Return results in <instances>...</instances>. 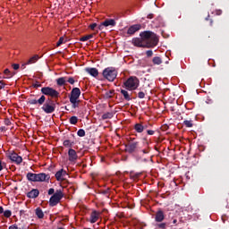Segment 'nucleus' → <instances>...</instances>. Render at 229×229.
Wrapping results in <instances>:
<instances>
[{
    "label": "nucleus",
    "instance_id": "f257e3e1",
    "mask_svg": "<svg viewBox=\"0 0 229 229\" xmlns=\"http://www.w3.org/2000/svg\"><path fill=\"white\" fill-rule=\"evenodd\" d=\"M29 105H39L41 106V110L45 112V114H53L55 110H56V104L55 100H52L51 98H47L46 99V96L42 95L38 100L37 99H30Z\"/></svg>",
    "mask_w": 229,
    "mask_h": 229
},
{
    "label": "nucleus",
    "instance_id": "f03ea898",
    "mask_svg": "<svg viewBox=\"0 0 229 229\" xmlns=\"http://www.w3.org/2000/svg\"><path fill=\"white\" fill-rule=\"evenodd\" d=\"M158 44V37L151 30L144 31V47H155Z\"/></svg>",
    "mask_w": 229,
    "mask_h": 229
},
{
    "label": "nucleus",
    "instance_id": "7ed1b4c3",
    "mask_svg": "<svg viewBox=\"0 0 229 229\" xmlns=\"http://www.w3.org/2000/svg\"><path fill=\"white\" fill-rule=\"evenodd\" d=\"M26 178L29 182H47L49 183V180H51V175L46 173L33 174L31 172L26 174Z\"/></svg>",
    "mask_w": 229,
    "mask_h": 229
},
{
    "label": "nucleus",
    "instance_id": "20e7f679",
    "mask_svg": "<svg viewBox=\"0 0 229 229\" xmlns=\"http://www.w3.org/2000/svg\"><path fill=\"white\" fill-rule=\"evenodd\" d=\"M102 74L107 81H114L117 78V70L114 67H107L104 69Z\"/></svg>",
    "mask_w": 229,
    "mask_h": 229
},
{
    "label": "nucleus",
    "instance_id": "39448f33",
    "mask_svg": "<svg viewBox=\"0 0 229 229\" xmlns=\"http://www.w3.org/2000/svg\"><path fill=\"white\" fill-rule=\"evenodd\" d=\"M41 93L43 96H48L50 99H58V98H60V92L51 87H43Z\"/></svg>",
    "mask_w": 229,
    "mask_h": 229
},
{
    "label": "nucleus",
    "instance_id": "423d86ee",
    "mask_svg": "<svg viewBox=\"0 0 229 229\" xmlns=\"http://www.w3.org/2000/svg\"><path fill=\"white\" fill-rule=\"evenodd\" d=\"M64 198V192L62 190H56V191L52 195V197L49 199V206L50 207H56L60 201H62V199Z\"/></svg>",
    "mask_w": 229,
    "mask_h": 229
},
{
    "label": "nucleus",
    "instance_id": "0eeeda50",
    "mask_svg": "<svg viewBox=\"0 0 229 229\" xmlns=\"http://www.w3.org/2000/svg\"><path fill=\"white\" fill-rule=\"evenodd\" d=\"M124 87L129 90H135L139 87V79L137 77H130L124 83Z\"/></svg>",
    "mask_w": 229,
    "mask_h": 229
},
{
    "label": "nucleus",
    "instance_id": "6e6552de",
    "mask_svg": "<svg viewBox=\"0 0 229 229\" xmlns=\"http://www.w3.org/2000/svg\"><path fill=\"white\" fill-rule=\"evenodd\" d=\"M9 160L13 162V164H16L17 165H21L22 164V157L19 156L18 153L12 152L8 155Z\"/></svg>",
    "mask_w": 229,
    "mask_h": 229
},
{
    "label": "nucleus",
    "instance_id": "1a4fd4ad",
    "mask_svg": "<svg viewBox=\"0 0 229 229\" xmlns=\"http://www.w3.org/2000/svg\"><path fill=\"white\" fill-rule=\"evenodd\" d=\"M140 37L132 38V44L136 47H144V31L140 33Z\"/></svg>",
    "mask_w": 229,
    "mask_h": 229
},
{
    "label": "nucleus",
    "instance_id": "9d476101",
    "mask_svg": "<svg viewBox=\"0 0 229 229\" xmlns=\"http://www.w3.org/2000/svg\"><path fill=\"white\" fill-rule=\"evenodd\" d=\"M81 96V90L80 88H73L70 93L69 99L70 101H76V99H80Z\"/></svg>",
    "mask_w": 229,
    "mask_h": 229
},
{
    "label": "nucleus",
    "instance_id": "9b49d317",
    "mask_svg": "<svg viewBox=\"0 0 229 229\" xmlns=\"http://www.w3.org/2000/svg\"><path fill=\"white\" fill-rule=\"evenodd\" d=\"M120 149L125 151V153H133L137 149V145L135 144H122L120 145Z\"/></svg>",
    "mask_w": 229,
    "mask_h": 229
},
{
    "label": "nucleus",
    "instance_id": "f8f14e48",
    "mask_svg": "<svg viewBox=\"0 0 229 229\" xmlns=\"http://www.w3.org/2000/svg\"><path fill=\"white\" fill-rule=\"evenodd\" d=\"M39 195H40V191H38V189H32L30 191L27 192L26 194L27 198H29L30 199H35L38 198Z\"/></svg>",
    "mask_w": 229,
    "mask_h": 229
},
{
    "label": "nucleus",
    "instance_id": "ddd939ff",
    "mask_svg": "<svg viewBox=\"0 0 229 229\" xmlns=\"http://www.w3.org/2000/svg\"><path fill=\"white\" fill-rule=\"evenodd\" d=\"M101 216L100 212H98L96 210H94L89 216V223H91L92 225H94V223H98V220L99 219Z\"/></svg>",
    "mask_w": 229,
    "mask_h": 229
},
{
    "label": "nucleus",
    "instance_id": "4468645a",
    "mask_svg": "<svg viewBox=\"0 0 229 229\" xmlns=\"http://www.w3.org/2000/svg\"><path fill=\"white\" fill-rule=\"evenodd\" d=\"M141 28H142V26L140 24L132 25L128 29L127 34L128 35H135V33H137V31H139V30H140Z\"/></svg>",
    "mask_w": 229,
    "mask_h": 229
},
{
    "label": "nucleus",
    "instance_id": "2eb2a0df",
    "mask_svg": "<svg viewBox=\"0 0 229 229\" xmlns=\"http://www.w3.org/2000/svg\"><path fill=\"white\" fill-rule=\"evenodd\" d=\"M68 156H69L70 162H76V160H78V154L76 153V150L72 148H70L68 150Z\"/></svg>",
    "mask_w": 229,
    "mask_h": 229
},
{
    "label": "nucleus",
    "instance_id": "dca6fc26",
    "mask_svg": "<svg viewBox=\"0 0 229 229\" xmlns=\"http://www.w3.org/2000/svg\"><path fill=\"white\" fill-rule=\"evenodd\" d=\"M85 72H88L90 76H93V78H98L99 76V72L98 71V68H85Z\"/></svg>",
    "mask_w": 229,
    "mask_h": 229
},
{
    "label": "nucleus",
    "instance_id": "f3484780",
    "mask_svg": "<svg viewBox=\"0 0 229 229\" xmlns=\"http://www.w3.org/2000/svg\"><path fill=\"white\" fill-rule=\"evenodd\" d=\"M64 176H67V171L61 169L55 173V179L57 182H62L64 179Z\"/></svg>",
    "mask_w": 229,
    "mask_h": 229
},
{
    "label": "nucleus",
    "instance_id": "a211bd4d",
    "mask_svg": "<svg viewBox=\"0 0 229 229\" xmlns=\"http://www.w3.org/2000/svg\"><path fill=\"white\" fill-rule=\"evenodd\" d=\"M16 74L15 72H11L10 69L6 68L4 71V76L2 77L4 80H10L11 78H13V76Z\"/></svg>",
    "mask_w": 229,
    "mask_h": 229
},
{
    "label": "nucleus",
    "instance_id": "6ab92c4d",
    "mask_svg": "<svg viewBox=\"0 0 229 229\" xmlns=\"http://www.w3.org/2000/svg\"><path fill=\"white\" fill-rule=\"evenodd\" d=\"M165 219V215H164V211L159 210L156 213L155 221L157 223H162Z\"/></svg>",
    "mask_w": 229,
    "mask_h": 229
},
{
    "label": "nucleus",
    "instance_id": "aec40b11",
    "mask_svg": "<svg viewBox=\"0 0 229 229\" xmlns=\"http://www.w3.org/2000/svg\"><path fill=\"white\" fill-rule=\"evenodd\" d=\"M1 214H3V216L6 217L7 219L12 217V210L6 209L4 211V208H3V206H0V215Z\"/></svg>",
    "mask_w": 229,
    "mask_h": 229
},
{
    "label": "nucleus",
    "instance_id": "412c9836",
    "mask_svg": "<svg viewBox=\"0 0 229 229\" xmlns=\"http://www.w3.org/2000/svg\"><path fill=\"white\" fill-rule=\"evenodd\" d=\"M40 57L38 56V55H35L32 57H30L27 62L26 64L27 65H31L32 64H37V62H38V59Z\"/></svg>",
    "mask_w": 229,
    "mask_h": 229
},
{
    "label": "nucleus",
    "instance_id": "4be33fe9",
    "mask_svg": "<svg viewBox=\"0 0 229 229\" xmlns=\"http://www.w3.org/2000/svg\"><path fill=\"white\" fill-rule=\"evenodd\" d=\"M116 22H115V20L114 19H107L104 21V26L106 28H108V26H115Z\"/></svg>",
    "mask_w": 229,
    "mask_h": 229
},
{
    "label": "nucleus",
    "instance_id": "5701e85b",
    "mask_svg": "<svg viewBox=\"0 0 229 229\" xmlns=\"http://www.w3.org/2000/svg\"><path fill=\"white\" fill-rule=\"evenodd\" d=\"M121 94L123 96L126 101H131V96L126 89H121Z\"/></svg>",
    "mask_w": 229,
    "mask_h": 229
},
{
    "label": "nucleus",
    "instance_id": "b1692460",
    "mask_svg": "<svg viewBox=\"0 0 229 229\" xmlns=\"http://www.w3.org/2000/svg\"><path fill=\"white\" fill-rule=\"evenodd\" d=\"M35 214H36L38 219H44V211H42V208H37L35 209Z\"/></svg>",
    "mask_w": 229,
    "mask_h": 229
},
{
    "label": "nucleus",
    "instance_id": "393cba45",
    "mask_svg": "<svg viewBox=\"0 0 229 229\" xmlns=\"http://www.w3.org/2000/svg\"><path fill=\"white\" fill-rule=\"evenodd\" d=\"M65 81H67V77H60L56 80V84L58 87H64V85H65Z\"/></svg>",
    "mask_w": 229,
    "mask_h": 229
},
{
    "label": "nucleus",
    "instance_id": "a878e982",
    "mask_svg": "<svg viewBox=\"0 0 229 229\" xmlns=\"http://www.w3.org/2000/svg\"><path fill=\"white\" fill-rule=\"evenodd\" d=\"M134 130L137 133H142V131H144V126L141 123H136Z\"/></svg>",
    "mask_w": 229,
    "mask_h": 229
},
{
    "label": "nucleus",
    "instance_id": "bb28decb",
    "mask_svg": "<svg viewBox=\"0 0 229 229\" xmlns=\"http://www.w3.org/2000/svg\"><path fill=\"white\" fill-rule=\"evenodd\" d=\"M70 103L72 104V108H80V104L81 103V100H70Z\"/></svg>",
    "mask_w": 229,
    "mask_h": 229
},
{
    "label": "nucleus",
    "instance_id": "cd10ccee",
    "mask_svg": "<svg viewBox=\"0 0 229 229\" xmlns=\"http://www.w3.org/2000/svg\"><path fill=\"white\" fill-rule=\"evenodd\" d=\"M182 124L186 128H192V126H194V121H192V120H184Z\"/></svg>",
    "mask_w": 229,
    "mask_h": 229
},
{
    "label": "nucleus",
    "instance_id": "c85d7f7f",
    "mask_svg": "<svg viewBox=\"0 0 229 229\" xmlns=\"http://www.w3.org/2000/svg\"><path fill=\"white\" fill-rule=\"evenodd\" d=\"M149 126H153V124L152 123H148V124H145V126H144L148 135H155V131L148 129V128H149Z\"/></svg>",
    "mask_w": 229,
    "mask_h": 229
},
{
    "label": "nucleus",
    "instance_id": "c756f323",
    "mask_svg": "<svg viewBox=\"0 0 229 229\" xmlns=\"http://www.w3.org/2000/svg\"><path fill=\"white\" fill-rule=\"evenodd\" d=\"M152 63L154 65H160L162 64V58H160V56L153 57Z\"/></svg>",
    "mask_w": 229,
    "mask_h": 229
},
{
    "label": "nucleus",
    "instance_id": "7c9ffc66",
    "mask_svg": "<svg viewBox=\"0 0 229 229\" xmlns=\"http://www.w3.org/2000/svg\"><path fill=\"white\" fill-rule=\"evenodd\" d=\"M90 38H94V34L86 35L80 38L81 42H87V40H90Z\"/></svg>",
    "mask_w": 229,
    "mask_h": 229
},
{
    "label": "nucleus",
    "instance_id": "2f4dec72",
    "mask_svg": "<svg viewBox=\"0 0 229 229\" xmlns=\"http://www.w3.org/2000/svg\"><path fill=\"white\" fill-rule=\"evenodd\" d=\"M114 117V112H107L102 115V119L105 121L106 119H112Z\"/></svg>",
    "mask_w": 229,
    "mask_h": 229
},
{
    "label": "nucleus",
    "instance_id": "473e14b6",
    "mask_svg": "<svg viewBox=\"0 0 229 229\" xmlns=\"http://www.w3.org/2000/svg\"><path fill=\"white\" fill-rule=\"evenodd\" d=\"M114 92L115 91L114 89H111V90L106 92V94H105L106 99H110V98H114Z\"/></svg>",
    "mask_w": 229,
    "mask_h": 229
},
{
    "label": "nucleus",
    "instance_id": "72a5a7b5",
    "mask_svg": "<svg viewBox=\"0 0 229 229\" xmlns=\"http://www.w3.org/2000/svg\"><path fill=\"white\" fill-rule=\"evenodd\" d=\"M70 124H78V116H72L69 119Z\"/></svg>",
    "mask_w": 229,
    "mask_h": 229
},
{
    "label": "nucleus",
    "instance_id": "f704fd0d",
    "mask_svg": "<svg viewBox=\"0 0 229 229\" xmlns=\"http://www.w3.org/2000/svg\"><path fill=\"white\" fill-rule=\"evenodd\" d=\"M140 176H142V173L131 174V178H132V180H137L138 178H140Z\"/></svg>",
    "mask_w": 229,
    "mask_h": 229
},
{
    "label": "nucleus",
    "instance_id": "c9c22d12",
    "mask_svg": "<svg viewBox=\"0 0 229 229\" xmlns=\"http://www.w3.org/2000/svg\"><path fill=\"white\" fill-rule=\"evenodd\" d=\"M62 44H65V38H64V37H61V38H59V40H58L57 43H56V47H60V46H61Z\"/></svg>",
    "mask_w": 229,
    "mask_h": 229
},
{
    "label": "nucleus",
    "instance_id": "e433bc0d",
    "mask_svg": "<svg viewBox=\"0 0 229 229\" xmlns=\"http://www.w3.org/2000/svg\"><path fill=\"white\" fill-rule=\"evenodd\" d=\"M77 135H78L79 137H85V130L80 129V130L77 131Z\"/></svg>",
    "mask_w": 229,
    "mask_h": 229
},
{
    "label": "nucleus",
    "instance_id": "4c0bfd02",
    "mask_svg": "<svg viewBox=\"0 0 229 229\" xmlns=\"http://www.w3.org/2000/svg\"><path fill=\"white\" fill-rule=\"evenodd\" d=\"M145 55H146L147 58H151V56H153V50H147L145 52Z\"/></svg>",
    "mask_w": 229,
    "mask_h": 229
},
{
    "label": "nucleus",
    "instance_id": "58836bf2",
    "mask_svg": "<svg viewBox=\"0 0 229 229\" xmlns=\"http://www.w3.org/2000/svg\"><path fill=\"white\" fill-rule=\"evenodd\" d=\"M68 83H70V85H74V83L76 82V81L74 80V77H69L67 79Z\"/></svg>",
    "mask_w": 229,
    "mask_h": 229
},
{
    "label": "nucleus",
    "instance_id": "ea45409f",
    "mask_svg": "<svg viewBox=\"0 0 229 229\" xmlns=\"http://www.w3.org/2000/svg\"><path fill=\"white\" fill-rule=\"evenodd\" d=\"M157 228H160V229H165V227L167 226V224L160 223V224H157Z\"/></svg>",
    "mask_w": 229,
    "mask_h": 229
},
{
    "label": "nucleus",
    "instance_id": "a19ab883",
    "mask_svg": "<svg viewBox=\"0 0 229 229\" xmlns=\"http://www.w3.org/2000/svg\"><path fill=\"white\" fill-rule=\"evenodd\" d=\"M32 87L34 89H39V87H42V84H40V82L36 81L35 83L32 84Z\"/></svg>",
    "mask_w": 229,
    "mask_h": 229
},
{
    "label": "nucleus",
    "instance_id": "79ce46f5",
    "mask_svg": "<svg viewBox=\"0 0 229 229\" xmlns=\"http://www.w3.org/2000/svg\"><path fill=\"white\" fill-rule=\"evenodd\" d=\"M4 123L5 126L12 125V121H10V118H5Z\"/></svg>",
    "mask_w": 229,
    "mask_h": 229
},
{
    "label": "nucleus",
    "instance_id": "37998d69",
    "mask_svg": "<svg viewBox=\"0 0 229 229\" xmlns=\"http://www.w3.org/2000/svg\"><path fill=\"white\" fill-rule=\"evenodd\" d=\"M12 67L14 71H19V68L21 67V65H19V64H13Z\"/></svg>",
    "mask_w": 229,
    "mask_h": 229
},
{
    "label": "nucleus",
    "instance_id": "c03bdc74",
    "mask_svg": "<svg viewBox=\"0 0 229 229\" xmlns=\"http://www.w3.org/2000/svg\"><path fill=\"white\" fill-rule=\"evenodd\" d=\"M6 87V84L4 83V81H0V90H3Z\"/></svg>",
    "mask_w": 229,
    "mask_h": 229
},
{
    "label": "nucleus",
    "instance_id": "a18cd8bd",
    "mask_svg": "<svg viewBox=\"0 0 229 229\" xmlns=\"http://www.w3.org/2000/svg\"><path fill=\"white\" fill-rule=\"evenodd\" d=\"M55 192V190L53 188H50L48 190V196H52V194L54 195Z\"/></svg>",
    "mask_w": 229,
    "mask_h": 229
},
{
    "label": "nucleus",
    "instance_id": "49530a36",
    "mask_svg": "<svg viewBox=\"0 0 229 229\" xmlns=\"http://www.w3.org/2000/svg\"><path fill=\"white\" fill-rule=\"evenodd\" d=\"M89 28H90L91 30H96V28H98V23H92V24H90V25H89Z\"/></svg>",
    "mask_w": 229,
    "mask_h": 229
},
{
    "label": "nucleus",
    "instance_id": "de8ad7c7",
    "mask_svg": "<svg viewBox=\"0 0 229 229\" xmlns=\"http://www.w3.org/2000/svg\"><path fill=\"white\" fill-rule=\"evenodd\" d=\"M103 28H105V25H104V21L98 25V29L100 30V31H103Z\"/></svg>",
    "mask_w": 229,
    "mask_h": 229
},
{
    "label": "nucleus",
    "instance_id": "09e8293b",
    "mask_svg": "<svg viewBox=\"0 0 229 229\" xmlns=\"http://www.w3.org/2000/svg\"><path fill=\"white\" fill-rule=\"evenodd\" d=\"M138 98H140V99H143L144 98V92L140 91L138 93Z\"/></svg>",
    "mask_w": 229,
    "mask_h": 229
},
{
    "label": "nucleus",
    "instance_id": "8fccbe9b",
    "mask_svg": "<svg viewBox=\"0 0 229 229\" xmlns=\"http://www.w3.org/2000/svg\"><path fill=\"white\" fill-rule=\"evenodd\" d=\"M155 17V14L154 13H148L147 15V19H153Z\"/></svg>",
    "mask_w": 229,
    "mask_h": 229
},
{
    "label": "nucleus",
    "instance_id": "3c124183",
    "mask_svg": "<svg viewBox=\"0 0 229 229\" xmlns=\"http://www.w3.org/2000/svg\"><path fill=\"white\" fill-rule=\"evenodd\" d=\"M8 229H17V224L10 225Z\"/></svg>",
    "mask_w": 229,
    "mask_h": 229
},
{
    "label": "nucleus",
    "instance_id": "603ef678",
    "mask_svg": "<svg viewBox=\"0 0 229 229\" xmlns=\"http://www.w3.org/2000/svg\"><path fill=\"white\" fill-rule=\"evenodd\" d=\"M4 165H6V164L0 160V171L3 169Z\"/></svg>",
    "mask_w": 229,
    "mask_h": 229
},
{
    "label": "nucleus",
    "instance_id": "864d4df0",
    "mask_svg": "<svg viewBox=\"0 0 229 229\" xmlns=\"http://www.w3.org/2000/svg\"><path fill=\"white\" fill-rule=\"evenodd\" d=\"M162 130H164L165 131L166 130H169V125H164V126L162 127Z\"/></svg>",
    "mask_w": 229,
    "mask_h": 229
},
{
    "label": "nucleus",
    "instance_id": "5fc2aeb1",
    "mask_svg": "<svg viewBox=\"0 0 229 229\" xmlns=\"http://www.w3.org/2000/svg\"><path fill=\"white\" fill-rule=\"evenodd\" d=\"M6 130H8V129H6L4 126L0 127V131H6Z\"/></svg>",
    "mask_w": 229,
    "mask_h": 229
},
{
    "label": "nucleus",
    "instance_id": "6e6d98bb",
    "mask_svg": "<svg viewBox=\"0 0 229 229\" xmlns=\"http://www.w3.org/2000/svg\"><path fill=\"white\" fill-rule=\"evenodd\" d=\"M17 229H28V227H27V226H21V227H19V226L17 225Z\"/></svg>",
    "mask_w": 229,
    "mask_h": 229
},
{
    "label": "nucleus",
    "instance_id": "4d7b16f0",
    "mask_svg": "<svg viewBox=\"0 0 229 229\" xmlns=\"http://www.w3.org/2000/svg\"><path fill=\"white\" fill-rule=\"evenodd\" d=\"M26 65H28L26 63L21 64V69H26Z\"/></svg>",
    "mask_w": 229,
    "mask_h": 229
},
{
    "label": "nucleus",
    "instance_id": "13d9d810",
    "mask_svg": "<svg viewBox=\"0 0 229 229\" xmlns=\"http://www.w3.org/2000/svg\"><path fill=\"white\" fill-rule=\"evenodd\" d=\"M177 222H178V221H177L176 219H174L173 224H174V225H176Z\"/></svg>",
    "mask_w": 229,
    "mask_h": 229
},
{
    "label": "nucleus",
    "instance_id": "bf43d9fd",
    "mask_svg": "<svg viewBox=\"0 0 229 229\" xmlns=\"http://www.w3.org/2000/svg\"><path fill=\"white\" fill-rule=\"evenodd\" d=\"M64 144H69V140H64Z\"/></svg>",
    "mask_w": 229,
    "mask_h": 229
},
{
    "label": "nucleus",
    "instance_id": "052dcab7",
    "mask_svg": "<svg viewBox=\"0 0 229 229\" xmlns=\"http://www.w3.org/2000/svg\"><path fill=\"white\" fill-rule=\"evenodd\" d=\"M208 17H210V15H208V17L206 18V21H208Z\"/></svg>",
    "mask_w": 229,
    "mask_h": 229
},
{
    "label": "nucleus",
    "instance_id": "680f3d73",
    "mask_svg": "<svg viewBox=\"0 0 229 229\" xmlns=\"http://www.w3.org/2000/svg\"><path fill=\"white\" fill-rule=\"evenodd\" d=\"M212 22H213V21L212 20H210V25L212 26Z\"/></svg>",
    "mask_w": 229,
    "mask_h": 229
},
{
    "label": "nucleus",
    "instance_id": "e2e57ef3",
    "mask_svg": "<svg viewBox=\"0 0 229 229\" xmlns=\"http://www.w3.org/2000/svg\"><path fill=\"white\" fill-rule=\"evenodd\" d=\"M64 108H65V110H69V109H67V106H65Z\"/></svg>",
    "mask_w": 229,
    "mask_h": 229
},
{
    "label": "nucleus",
    "instance_id": "0e129e2a",
    "mask_svg": "<svg viewBox=\"0 0 229 229\" xmlns=\"http://www.w3.org/2000/svg\"><path fill=\"white\" fill-rule=\"evenodd\" d=\"M58 229H64V227H60V228H58Z\"/></svg>",
    "mask_w": 229,
    "mask_h": 229
},
{
    "label": "nucleus",
    "instance_id": "69168bd1",
    "mask_svg": "<svg viewBox=\"0 0 229 229\" xmlns=\"http://www.w3.org/2000/svg\"><path fill=\"white\" fill-rule=\"evenodd\" d=\"M148 87H149V83H147Z\"/></svg>",
    "mask_w": 229,
    "mask_h": 229
},
{
    "label": "nucleus",
    "instance_id": "338daca9",
    "mask_svg": "<svg viewBox=\"0 0 229 229\" xmlns=\"http://www.w3.org/2000/svg\"><path fill=\"white\" fill-rule=\"evenodd\" d=\"M0 189H1V182H0Z\"/></svg>",
    "mask_w": 229,
    "mask_h": 229
},
{
    "label": "nucleus",
    "instance_id": "774afa93",
    "mask_svg": "<svg viewBox=\"0 0 229 229\" xmlns=\"http://www.w3.org/2000/svg\"><path fill=\"white\" fill-rule=\"evenodd\" d=\"M0 40H1V38H0Z\"/></svg>",
    "mask_w": 229,
    "mask_h": 229
}]
</instances>
